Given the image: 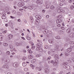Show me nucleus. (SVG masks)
<instances>
[{
	"instance_id": "f257e3e1",
	"label": "nucleus",
	"mask_w": 74,
	"mask_h": 74,
	"mask_svg": "<svg viewBox=\"0 0 74 74\" xmlns=\"http://www.w3.org/2000/svg\"><path fill=\"white\" fill-rule=\"evenodd\" d=\"M18 5L19 7H22L25 5V3L23 2H19Z\"/></svg>"
},
{
	"instance_id": "49530a36",
	"label": "nucleus",
	"mask_w": 74,
	"mask_h": 74,
	"mask_svg": "<svg viewBox=\"0 0 74 74\" xmlns=\"http://www.w3.org/2000/svg\"><path fill=\"white\" fill-rule=\"evenodd\" d=\"M6 62L7 63H9V62H10V61L8 59L6 60Z\"/></svg>"
},
{
	"instance_id": "cd10ccee",
	"label": "nucleus",
	"mask_w": 74,
	"mask_h": 74,
	"mask_svg": "<svg viewBox=\"0 0 74 74\" xmlns=\"http://www.w3.org/2000/svg\"><path fill=\"white\" fill-rule=\"evenodd\" d=\"M54 57L55 58H57V59H58L59 58V57H58V55H55L54 56Z\"/></svg>"
},
{
	"instance_id": "338daca9",
	"label": "nucleus",
	"mask_w": 74,
	"mask_h": 74,
	"mask_svg": "<svg viewBox=\"0 0 74 74\" xmlns=\"http://www.w3.org/2000/svg\"><path fill=\"white\" fill-rule=\"evenodd\" d=\"M13 50H14L15 52H16V51H17L16 50V49H15V48H14L13 49Z\"/></svg>"
},
{
	"instance_id": "4d7b16f0",
	"label": "nucleus",
	"mask_w": 74,
	"mask_h": 74,
	"mask_svg": "<svg viewBox=\"0 0 74 74\" xmlns=\"http://www.w3.org/2000/svg\"><path fill=\"white\" fill-rule=\"evenodd\" d=\"M29 53H33V52L32 51H29Z\"/></svg>"
},
{
	"instance_id": "9b49d317",
	"label": "nucleus",
	"mask_w": 74,
	"mask_h": 74,
	"mask_svg": "<svg viewBox=\"0 0 74 74\" xmlns=\"http://www.w3.org/2000/svg\"><path fill=\"white\" fill-rule=\"evenodd\" d=\"M49 42L51 44H53L54 42V40L53 39H50L49 40Z\"/></svg>"
},
{
	"instance_id": "3c124183",
	"label": "nucleus",
	"mask_w": 74,
	"mask_h": 74,
	"mask_svg": "<svg viewBox=\"0 0 74 74\" xmlns=\"http://www.w3.org/2000/svg\"><path fill=\"white\" fill-rule=\"evenodd\" d=\"M51 63H52L53 64H54V63H55V62H54V61H53V60H52L51 62Z\"/></svg>"
},
{
	"instance_id": "f704fd0d",
	"label": "nucleus",
	"mask_w": 74,
	"mask_h": 74,
	"mask_svg": "<svg viewBox=\"0 0 74 74\" xmlns=\"http://www.w3.org/2000/svg\"><path fill=\"white\" fill-rule=\"evenodd\" d=\"M1 18L3 19H5L6 18V17L5 16H3L1 17Z\"/></svg>"
},
{
	"instance_id": "0e129e2a",
	"label": "nucleus",
	"mask_w": 74,
	"mask_h": 74,
	"mask_svg": "<svg viewBox=\"0 0 74 74\" xmlns=\"http://www.w3.org/2000/svg\"><path fill=\"white\" fill-rule=\"evenodd\" d=\"M42 12H45V10H42Z\"/></svg>"
},
{
	"instance_id": "ddd939ff",
	"label": "nucleus",
	"mask_w": 74,
	"mask_h": 74,
	"mask_svg": "<svg viewBox=\"0 0 74 74\" xmlns=\"http://www.w3.org/2000/svg\"><path fill=\"white\" fill-rule=\"evenodd\" d=\"M9 10V9L8 8H5L4 10V12H7Z\"/></svg>"
},
{
	"instance_id": "4c0bfd02",
	"label": "nucleus",
	"mask_w": 74,
	"mask_h": 74,
	"mask_svg": "<svg viewBox=\"0 0 74 74\" xmlns=\"http://www.w3.org/2000/svg\"><path fill=\"white\" fill-rule=\"evenodd\" d=\"M1 15H2V16H5V15H6V14H5V13H2L1 14Z\"/></svg>"
},
{
	"instance_id": "79ce46f5",
	"label": "nucleus",
	"mask_w": 74,
	"mask_h": 74,
	"mask_svg": "<svg viewBox=\"0 0 74 74\" xmlns=\"http://www.w3.org/2000/svg\"><path fill=\"white\" fill-rule=\"evenodd\" d=\"M57 18H62V16L60 15H59L57 16Z\"/></svg>"
},
{
	"instance_id": "20e7f679",
	"label": "nucleus",
	"mask_w": 74,
	"mask_h": 74,
	"mask_svg": "<svg viewBox=\"0 0 74 74\" xmlns=\"http://www.w3.org/2000/svg\"><path fill=\"white\" fill-rule=\"evenodd\" d=\"M61 22H62V20L60 19H57L56 21L57 23H60Z\"/></svg>"
},
{
	"instance_id": "4be33fe9",
	"label": "nucleus",
	"mask_w": 74,
	"mask_h": 74,
	"mask_svg": "<svg viewBox=\"0 0 74 74\" xmlns=\"http://www.w3.org/2000/svg\"><path fill=\"white\" fill-rule=\"evenodd\" d=\"M55 38L56 39H58V40H59L60 39V37L59 36H57Z\"/></svg>"
},
{
	"instance_id": "6e6552de",
	"label": "nucleus",
	"mask_w": 74,
	"mask_h": 74,
	"mask_svg": "<svg viewBox=\"0 0 74 74\" xmlns=\"http://www.w3.org/2000/svg\"><path fill=\"white\" fill-rule=\"evenodd\" d=\"M36 49L38 51H40V52H42V49L40 47L37 48Z\"/></svg>"
},
{
	"instance_id": "72a5a7b5",
	"label": "nucleus",
	"mask_w": 74,
	"mask_h": 74,
	"mask_svg": "<svg viewBox=\"0 0 74 74\" xmlns=\"http://www.w3.org/2000/svg\"><path fill=\"white\" fill-rule=\"evenodd\" d=\"M65 55L66 56H69V55H70V54L67 53H65Z\"/></svg>"
},
{
	"instance_id": "39448f33",
	"label": "nucleus",
	"mask_w": 74,
	"mask_h": 74,
	"mask_svg": "<svg viewBox=\"0 0 74 74\" xmlns=\"http://www.w3.org/2000/svg\"><path fill=\"white\" fill-rule=\"evenodd\" d=\"M36 3L38 4H42V1L37 0L36 1Z\"/></svg>"
},
{
	"instance_id": "a211bd4d",
	"label": "nucleus",
	"mask_w": 74,
	"mask_h": 74,
	"mask_svg": "<svg viewBox=\"0 0 74 74\" xmlns=\"http://www.w3.org/2000/svg\"><path fill=\"white\" fill-rule=\"evenodd\" d=\"M36 62V59H34L31 61V62L32 63H35Z\"/></svg>"
},
{
	"instance_id": "c03bdc74",
	"label": "nucleus",
	"mask_w": 74,
	"mask_h": 74,
	"mask_svg": "<svg viewBox=\"0 0 74 74\" xmlns=\"http://www.w3.org/2000/svg\"><path fill=\"white\" fill-rule=\"evenodd\" d=\"M70 43L71 44H74V41L70 42Z\"/></svg>"
},
{
	"instance_id": "6e6d98bb",
	"label": "nucleus",
	"mask_w": 74,
	"mask_h": 74,
	"mask_svg": "<svg viewBox=\"0 0 74 74\" xmlns=\"http://www.w3.org/2000/svg\"><path fill=\"white\" fill-rule=\"evenodd\" d=\"M36 57H37V58L38 57H40V55H38L36 56Z\"/></svg>"
},
{
	"instance_id": "09e8293b",
	"label": "nucleus",
	"mask_w": 74,
	"mask_h": 74,
	"mask_svg": "<svg viewBox=\"0 0 74 74\" xmlns=\"http://www.w3.org/2000/svg\"><path fill=\"white\" fill-rule=\"evenodd\" d=\"M30 66L31 67H35V66L34 65H33L32 64H30Z\"/></svg>"
},
{
	"instance_id": "423d86ee",
	"label": "nucleus",
	"mask_w": 74,
	"mask_h": 74,
	"mask_svg": "<svg viewBox=\"0 0 74 74\" xmlns=\"http://www.w3.org/2000/svg\"><path fill=\"white\" fill-rule=\"evenodd\" d=\"M30 20L31 22V23H33V21H34V19H33V18L32 16L30 17Z\"/></svg>"
},
{
	"instance_id": "473e14b6",
	"label": "nucleus",
	"mask_w": 74,
	"mask_h": 74,
	"mask_svg": "<svg viewBox=\"0 0 74 74\" xmlns=\"http://www.w3.org/2000/svg\"><path fill=\"white\" fill-rule=\"evenodd\" d=\"M74 8V6L73 5L71 6H70V9L71 10H73V8Z\"/></svg>"
},
{
	"instance_id": "7c9ffc66",
	"label": "nucleus",
	"mask_w": 74,
	"mask_h": 74,
	"mask_svg": "<svg viewBox=\"0 0 74 74\" xmlns=\"http://www.w3.org/2000/svg\"><path fill=\"white\" fill-rule=\"evenodd\" d=\"M12 12L13 14H16V11L15 10H13L12 11Z\"/></svg>"
},
{
	"instance_id": "dca6fc26",
	"label": "nucleus",
	"mask_w": 74,
	"mask_h": 74,
	"mask_svg": "<svg viewBox=\"0 0 74 74\" xmlns=\"http://www.w3.org/2000/svg\"><path fill=\"white\" fill-rule=\"evenodd\" d=\"M28 58L30 59L33 58V56L32 55H29L28 56Z\"/></svg>"
},
{
	"instance_id": "603ef678",
	"label": "nucleus",
	"mask_w": 74,
	"mask_h": 74,
	"mask_svg": "<svg viewBox=\"0 0 74 74\" xmlns=\"http://www.w3.org/2000/svg\"><path fill=\"white\" fill-rule=\"evenodd\" d=\"M24 22L25 23H27V21H26V19H25L24 21Z\"/></svg>"
},
{
	"instance_id": "aec40b11",
	"label": "nucleus",
	"mask_w": 74,
	"mask_h": 74,
	"mask_svg": "<svg viewBox=\"0 0 74 74\" xmlns=\"http://www.w3.org/2000/svg\"><path fill=\"white\" fill-rule=\"evenodd\" d=\"M74 36V34H70L69 35V37L70 38H72V37H73Z\"/></svg>"
},
{
	"instance_id": "c85d7f7f",
	"label": "nucleus",
	"mask_w": 74,
	"mask_h": 74,
	"mask_svg": "<svg viewBox=\"0 0 74 74\" xmlns=\"http://www.w3.org/2000/svg\"><path fill=\"white\" fill-rule=\"evenodd\" d=\"M58 49H59V48L58 47H55L54 48V50H55V51H58Z\"/></svg>"
},
{
	"instance_id": "2f4dec72",
	"label": "nucleus",
	"mask_w": 74,
	"mask_h": 74,
	"mask_svg": "<svg viewBox=\"0 0 74 74\" xmlns=\"http://www.w3.org/2000/svg\"><path fill=\"white\" fill-rule=\"evenodd\" d=\"M3 36L1 35L0 36V41H2L3 39Z\"/></svg>"
},
{
	"instance_id": "9d476101",
	"label": "nucleus",
	"mask_w": 74,
	"mask_h": 74,
	"mask_svg": "<svg viewBox=\"0 0 74 74\" xmlns=\"http://www.w3.org/2000/svg\"><path fill=\"white\" fill-rule=\"evenodd\" d=\"M36 46L37 48H39L40 47H41V44L40 43H38L37 44Z\"/></svg>"
},
{
	"instance_id": "e2e57ef3",
	"label": "nucleus",
	"mask_w": 74,
	"mask_h": 74,
	"mask_svg": "<svg viewBox=\"0 0 74 74\" xmlns=\"http://www.w3.org/2000/svg\"><path fill=\"white\" fill-rule=\"evenodd\" d=\"M63 53H61V54H60V56L61 57L62 56H63Z\"/></svg>"
},
{
	"instance_id": "13d9d810",
	"label": "nucleus",
	"mask_w": 74,
	"mask_h": 74,
	"mask_svg": "<svg viewBox=\"0 0 74 74\" xmlns=\"http://www.w3.org/2000/svg\"><path fill=\"white\" fill-rule=\"evenodd\" d=\"M7 33V31H5L3 32V33Z\"/></svg>"
},
{
	"instance_id": "412c9836",
	"label": "nucleus",
	"mask_w": 74,
	"mask_h": 74,
	"mask_svg": "<svg viewBox=\"0 0 74 74\" xmlns=\"http://www.w3.org/2000/svg\"><path fill=\"white\" fill-rule=\"evenodd\" d=\"M9 47L10 49H13V45H10Z\"/></svg>"
},
{
	"instance_id": "e433bc0d",
	"label": "nucleus",
	"mask_w": 74,
	"mask_h": 74,
	"mask_svg": "<svg viewBox=\"0 0 74 74\" xmlns=\"http://www.w3.org/2000/svg\"><path fill=\"white\" fill-rule=\"evenodd\" d=\"M65 40L66 41H70V39L69 38H66Z\"/></svg>"
},
{
	"instance_id": "69168bd1",
	"label": "nucleus",
	"mask_w": 74,
	"mask_h": 74,
	"mask_svg": "<svg viewBox=\"0 0 74 74\" xmlns=\"http://www.w3.org/2000/svg\"><path fill=\"white\" fill-rule=\"evenodd\" d=\"M21 38L23 39V40H25V38L24 37H21Z\"/></svg>"
},
{
	"instance_id": "864d4df0",
	"label": "nucleus",
	"mask_w": 74,
	"mask_h": 74,
	"mask_svg": "<svg viewBox=\"0 0 74 74\" xmlns=\"http://www.w3.org/2000/svg\"><path fill=\"white\" fill-rule=\"evenodd\" d=\"M38 71H41V67H40L38 68Z\"/></svg>"
},
{
	"instance_id": "f03ea898",
	"label": "nucleus",
	"mask_w": 74,
	"mask_h": 74,
	"mask_svg": "<svg viewBox=\"0 0 74 74\" xmlns=\"http://www.w3.org/2000/svg\"><path fill=\"white\" fill-rule=\"evenodd\" d=\"M34 8V6L33 5H31V6H29L27 7V8L29 10H33V8Z\"/></svg>"
},
{
	"instance_id": "bf43d9fd",
	"label": "nucleus",
	"mask_w": 74,
	"mask_h": 74,
	"mask_svg": "<svg viewBox=\"0 0 74 74\" xmlns=\"http://www.w3.org/2000/svg\"><path fill=\"white\" fill-rule=\"evenodd\" d=\"M9 23L10 24V25H12V23L11 22H10Z\"/></svg>"
},
{
	"instance_id": "b1692460",
	"label": "nucleus",
	"mask_w": 74,
	"mask_h": 74,
	"mask_svg": "<svg viewBox=\"0 0 74 74\" xmlns=\"http://www.w3.org/2000/svg\"><path fill=\"white\" fill-rule=\"evenodd\" d=\"M8 44L6 43H4L3 44V46H4L5 47H6V46H8Z\"/></svg>"
},
{
	"instance_id": "2eb2a0df",
	"label": "nucleus",
	"mask_w": 74,
	"mask_h": 74,
	"mask_svg": "<svg viewBox=\"0 0 74 74\" xmlns=\"http://www.w3.org/2000/svg\"><path fill=\"white\" fill-rule=\"evenodd\" d=\"M66 32L67 33H70L71 32V30L70 28H68L66 30Z\"/></svg>"
},
{
	"instance_id": "6ab92c4d",
	"label": "nucleus",
	"mask_w": 74,
	"mask_h": 74,
	"mask_svg": "<svg viewBox=\"0 0 74 74\" xmlns=\"http://www.w3.org/2000/svg\"><path fill=\"white\" fill-rule=\"evenodd\" d=\"M50 8L52 10H53L54 9H55V6H54L53 5H51L50 7Z\"/></svg>"
},
{
	"instance_id": "a878e982",
	"label": "nucleus",
	"mask_w": 74,
	"mask_h": 74,
	"mask_svg": "<svg viewBox=\"0 0 74 74\" xmlns=\"http://www.w3.org/2000/svg\"><path fill=\"white\" fill-rule=\"evenodd\" d=\"M16 44L17 46L22 45V44L21 43H16Z\"/></svg>"
},
{
	"instance_id": "de8ad7c7",
	"label": "nucleus",
	"mask_w": 74,
	"mask_h": 74,
	"mask_svg": "<svg viewBox=\"0 0 74 74\" xmlns=\"http://www.w3.org/2000/svg\"><path fill=\"white\" fill-rule=\"evenodd\" d=\"M51 52H53V53L55 52V51H53V49H51Z\"/></svg>"
},
{
	"instance_id": "5fc2aeb1",
	"label": "nucleus",
	"mask_w": 74,
	"mask_h": 74,
	"mask_svg": "<svg viewBox=\"0 0 74 74\" xmlns=\"http://www.w3.org/2000/svg\"><path fill=\"white\" fill-rule=\"evenodd\" d=\"M23 8V9H26V8H27V7L26 6H25Z\"/></svg>"
},
{
	"instance_id": "0eeeda50",
	"label": "nucleus",
	"mask_w": 74,
	"mask_h": 74,
	"mask_svg": "<svg viewBox=\"0 0 74 74\" xmlns=\"http://www.w3.org/2000/svg\"><path fill=\"white\" fill-rule=\"evenodd\" d=\"M13 66L14 67L16 68L18 66V63L16 62L14 63L13 64Z\"/></svg>"
},
{
	"instance_id": "ea45409f",
	"label": "nucleus",
	"mask_w": 74,
	"mask_h": 74,
	"mask_svg": "<svg viewBox=\"0 0 74 74\" xmlns=\"http://www.w3.org/2000/svg\"><path fill=\"white\" fill-rule=\"evenodd\" d=\"M57 62H56V61L54 62V66H56L57 65Z\"/></svg>"
},
{
	"instance_id": "680f3d73",
	"label": "nucleus",
	"mask_w": 74,
	"mask_h": 74,
	"mask_svg": "<svg viewBox=\"0 0 74 74\" xmlns=\"http://www.w3.org/2000/svg\"><path fill=\"white\" fill-rule=\"evenodd\" d=\"M61 29H62V30H64V27H61Z\"/></svg>"
},
{
	"instance_id": "052dcab7",
	"label": "nucleus",
	"mask_w": 74,
	"mask_h": 74,
	"mask_svg": "<svg viewBox=\"0 0 74 74\" xmlns=\"http://www.w3.org/2000/svg\"><path fill=\"white\" fill-rule=\"evenodd\" d=\"M66 69L67 70H68V67H69V66H67L66 65Z\"/></svg>"
},
{
	"instance_id": "1a4fd4ad",
	"label": "nucleus",
	"mask_w": 74,
	"mask_h": 74,
	"mask_svg": "<svg viewBox=\"0 0 74 74\" xmlns=\"http://www.w3.org/2000/svg\"><path fill=\"white\" fill-rule=\"evenodd\" d=\"M72 51V49L71 48H69L67 49V52H68V53H70V52H71Z\"/></svg>"
},
{
	"instance_id": "c756f323",
	"label": "nucleus",
	"mask_w": 74,
	"mask_h": 74,
	"mask_svg": "<svg viewBox=\"0 0 74 74\" xmlns=\"http://www.w3.org/2000/svg\"><path fill=\"white\" fill-rule=\"evenodd\" d=\"M6 55H9L10 54V53L9 51H8L6 52Z\"/></svg>"
},
{
	"instance_id": "a19ab883",
	"label": "nucleus",
	"mask_w": 74,
	"mask_h": 74,
	"mask_svg": "<svg viewBox=\"0 0 74 74\" xmlns=\"http://www.w3.org/2000/svg\"><path fill=\"white\" fill-rule=\"evenodd\" d=\"M35 48H36V47L34 46H33L31 48L32 49H35Z\"/></svg>"
},
{
	"instance_id": "37998d69",
	"label": "nucleus",
	"mask_w": 74,
	"mask_h": 74,
	"mask_svg": "<svg viewBox=\"0 0 74 74\" xmlns=\"http://www.w3.org/2000/svg\"><path fill=\"white\" fill-rule=\"evenodd\" d=\"M51 57H49L47 58V60H50V59H51Z\"/></svg>"
},
{
	"instance_id": "bb28decb",
	"label": "nucleus",
	"mask_w": 74,
	"mask_h": 74,
	"mask_svg": "<svg viewBox=\"0 0 74 74\" xmlns=\"http://www.w3.org/2000/svg\"><path fill=\"white\" fill-rule=\"evenodd\" d=\"M45 49H48V46L47 45H45L44 46Z\"/></svg>"
},
{
	"instance_id": "c9c22d12",
	"label": "nucleus",
	"mask_w": 74,
	"mask_h": 74,
	"mask_svg": "<svg viewBox=\"0 0 74 74\" xmlns=\"http://www.w3.org/2000/svg\"><path fill=\"white\" fill-rule=\"evenodd\" d=\"M27 40H30V37H28V36H27Z\"/></svg>"
},
{
	"instance_id": "f3484780",
	"label": "nucleus",
	"mask_w": 74,
	"mask_h": 74,
	"mask_svg": "<svg viewBox=\"0 0 74 74\" xmlns=\"http://www.w3.org/2000/svg\"><path fill=\"white\" fill-rule=\"evenodd\" d=\"M13 37V35H9L8 36V38H9L10 40H11Z\"/></svg>"
},
{
	"instance_id": "774afa93",
	"label": "nucleus",
	"mask_w": 74,
	"mask_h": 74,
	"mask_svg": "<svg viewBox=\"0 0 74 74\" xmlns=\"http://www.w3.org/2000/svg\"><path fill=\"white\" fill-rule=\"evenodd\" d=\"M57 11H58V12H59V13L60 12V10H57Z\"/></svg>"
},
{
	"instance_id": "8fccbe9b",
	"label": "nucleus",
	"mask_w": 74,
	"mask_h": 74,
	"mask_svg": "<svg viewBox=\"0 0 74 74\" xmlns=\"http://www.w3.org/2000/svg\"><path fill=\"white\" fill-rule=\"evenodd\" d=\"M10 17L11 18H12V19H15V17H13L12 16H10Z\"/></svg>"
},
{
	"instance_id": "f8f14e48",
	"label": "nucleus",
	"mask_w": 74,
	"mask_h": 74,
	"mask_svg": "<svg viewBox=\"0 0 74 74\" xmlns=\"http://www.w3.org/2000/svg\"><path fill=\"white\" fill-rule=\"evenodd\" d=\"M45 71L46 73H48L49 72V70L48 69H45Z\"/></svg>"
},
{
	"instance_id": "7ed1b4c3",
	"label": "nucleus",
	"mask_w": 74,
	"mask_h": 74,
	"mask_svg": "<svg viewBox=\"0 0 74 74\" xmlns=\"http://www.w3.org/2000/svg\"><path fill=\"white\" fill-rule=\"evenodd\" d=\"M2 67L3 68V69H8V66L7 64H5Z\"/></svg>"
},
{
	"instance_id": "58836bf2",
	"label": "nucleus",
	"mask_w": 74,
	"mask_h": 74,
	"mask_svg": "<svg viewBox=\"0 0 74 74\" xmlns=\"http://www.w3.org/2000/svg\"><path fill=\"white\" fill-rule=\"evenodd\" d=\"M36 17H37V18H39V19H41V16L38 15L36 16Z\"/></svg>"
},
{
	"instance_id": "393cba45",
	"label": "nucleus",
	"mask_w": 74,
	"mask_h": 74,
	"mask_svg": "<svg viewBox=\"0 0 74 74\" xmlns=\"http://www.w3.org/2000/svg\"><path fill=\"white\" fill-rule=\"evenodd\" d=\"M59 33L60 34H63L64 32L63 31H60L59 32Z\"/></svg>"
},
{
	"instance_id": "4468645a",
	"label": "nucleus",
	"mask_w": 74,
	"mask_h": 74,
	"mask_svg": "<svg viewBox=\"0 0 74 74\" xmlns=\"http://www.w3.org/2000/svg\"><path fill=\"white\" fill-rule=\"evenodd\" d=\"M43 33L45 34H47V33H48V30H46L45 31H44L43 32Z\"/></svg>"
},
{
	"instance_id": "5701e85b",
	"label": "nucleus",
	"mask_w": 74,
	"mask_h": 74,
	"mask_svg": "<svg viewBox=\"0 0 74 74\" xmlns=\"http://www.w3.org/2000/svg\"><path fill=\"white\" fill-rule=\"evenodd\" d=\"M22 65L24 67H25L26 66V62H23L22 63Z\"/></svg>"
},
{
	"instance_id": "a18cd8bd",
	"label": "nucleus",
	"mask_w": 74,
	"mask_h": 74,
	"mask_svg": "<svg viewBox=\"0 0 74 74\" xmlns=\"http://www.w3.org/2000/svg\"><path fill=\"white\" fill-rule=\"evenodd\" d=\"M24 70H25V71H28V69L26 68H25L24 69Z\"/></svg>"
}]
</instances>
